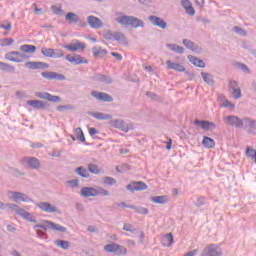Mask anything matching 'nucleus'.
Segmentation results:
<instances>
[{
	"mask_svg": "<svg viewBox=\"0 0 256 256\" xmlns=\"http://www.w3.org/2000/svg\"><path fill=\"white\" fill-rule=\"evenodd\" d=\"M80 195L82 197H96V192H95V188L93 187H83L80 191Z\"/></svg>",
	"mask_w": 256,
	"mask_h": 256,
	"instance_id": "nucleus-28",
	"label": "nucleus"
},
{
	"mask_svg": "<svg viewBox=\"0 0 256 256\" xmlns=\"http://www.w3.org/2000/svg\"><path fill=\"white\" fill-rule=\"evenodd\" d=\"M54 244L59 247L60 249L67 250L69 249L71 243L67 240H56Z\"/></svg>",
	"mask_w": 256,
	"mask_h": 256,
	"instance_id": "nucleus-42",
	"label": "nucleus"
},
{
	"mask_svg": "<svg viewBox=\"0 0 256 256\" xmlns=\"http://www.w3.org/2000/svg\"><path fill=\"white\" fill-rule=\"evenodd\" d=\"M237 67H239V69H241V71H244V73H250L249 67H247V65H245L243 63H237Z\"/></svg>",
	"mask_w": 256,
	"mask_h": 256,
	"instance_id": "nucleus-61",
	"label": "nucleus"
},
{
	"mask_svg": "<svg viewBox=\"0 0 256 256\" xmlns=\"http://www.w3.org/2000/svg\"><path fill=\"white\" fill-rule=\"evenodd\" d=\"M133 226L131 224H124L123 231H128L129 233H133Z\"/></svg>",
	"mask_w": 256,
	"mask_h": 256,
	"instance_id": "nucleus-62",
	"label": "nucleus"
},
{
	"mask_svg": "<svg viewBox=\"0 0 256 256\" xmlns=\"http://www.w3.org/2000/svg\"><path fill=\"white\" fill-rule=\"evenodd\" d=\"M229 89H230L231 95L235 99H241V88L239 87V83H237V81L231 80L229 82Z\"/></svg>",
	"mask_w": 256,
	"mask_h": 256,
	"instance_id": "nucleus-17",
	"label": "nucleus"
},
{
	"mask_svg": "<svg viewBox=\"0 0 256 256\" xmlns=\"http://www.w3.org/2000/svg\"><path fill=\"white\" fill-rule=\"evenodd\" d=\"M66 184L68 185V187H70V189H77V188H79V180L78 179L68 180L66 182Z\"/></svg>",
	"mask_w": 256,
	"mask_h": 256,
	"instance_id": "nucleus-53",
	"label": "nucleus"
},
{
	"mask_svg": "<svg viewBox=\"0 0 256 256\" xmlns=\"http://www.w3.org/2000/svg\"><path fill=\"white\" fill-rule=\"evenodd\" d=\"M127 191L134 193V191H145L147 189V184L143 181H133L126 186Z\"/></svg>",
	"mask_w": 256,
	"mask_h": 256,
	"instance_id": "nucleus-13",
	"label": "nucleus"
},
{
	"mask_svg": "<svg viewBox=\"0 0 256 256\" xmlns=\"http://www.w3.org/2000/svg\"><path fill=\"white\" fill-rule=\"evenodd\" d=\"M167 69H173L174 71H177L178 73L185 72V68L183 65L179 63H174L171 60L166 61Z\"/></svg>",
	"mask_w": 256,
	"mask_h": 256,
	"instance_id": "nucleus-25",
	"label": "nucleus"
},
{
	"mask_svg": "<svg viewBox=\"0 0 256 256\" xmlns=\"http://www.w3.org/2000/svg\"><path fill=\"white\" fill-rule=\"evenodd\" d=\"M194 125H196V127H200L203 131H213V129H217V125L215 123L207 120L196 119L194 121Z\"/></svg>",
	"mask_w": 256,
	"mask_h": 256,
	"instance_id": "nucleus-11",
	"label": "nucleus"
},
{
	"mask_svg": "<svg viewBox=\"0 0 256 256\" xmlns=\"http://www.w3.org/2000/svg\"><path fill=\"white\" fill-rule=\"evenodd\" d=\"M110 127H114V129H120V131H123V133H129L131 128H129V125L125 123L123 119H113L109 122Z\"/></svg>",
	"mask_w": 256,
	"mask_h": 256,
	"instance_id": "nucleus-8",
	"label": "nucleus"
},
{
	"mask_svg": "<svg viewBox=\"0 0 256 256\" xmlns=\"http://www.w3.org/2000/svg\"><path fill=\"white\" fill-rule=\"evenodd\" d=\"M246 157H249L252 161H256V150L253 149V147L248 146L246 148Z\"/></svg>",
	"mask_w": 256,
	"mask_h": 256,
	"instance_id": "nucleus-44",
	"label": "nucleus"
},
{
	"mask_svg": "<svg viewBox=\"0 0 256 256\" xmlns=\"http://www.w3.org/2000/svg\"><path fill=\"white\" fill-rule=\"evenodd\" d=\"M104 185H108L109 187L113 185H117V180L113 177L106 176L103 178Z\"/></svg>",
	"mask_w": 256,
	"mask_h": 256,
	"instance_id": "nucleus-47",
	"label": "nucleus"
},
{
	"mask_svg": "<svg viewBox=\"0 0 256 256\" xmlns=\"http://www.w3.org/2000/svg\"><path fill=\"white\" fill-rule=\"evenodd\" d=\"M93 81H96L97 83H104L105 85H111L113 83V78L110 76L97 73L92 77Z\"/></svg>",
	"mask_w": 256,
	"mask_h": 256,
	"instance_id": "nucleus-18",
	"label": "nucleus"
},
{
	"mask_svg": "<svg viewBox=\"0 0 256 256\" xmlns=\"http://www.w3.org/2000/svg\"><path fill=\"white\" fill-rule=\"evenodd\" d=\"M116 23H119V25L126 26V27H134L137 29V27H145V23L143 20H140L139 18L135 16H120L116 18Z\"/></svg>",
	"mask_w": 256,
	"mask_h": 256,
	"instance_id": "nucleus-2",
	"label": "nucleus"
},
{
	"mask_svg": "<svg viewBox=\"0 0 256 256\" xmlns=\"http://www.w3.org/2000/svg\"><path fill=\"white\" fill-rule=\"evenodd\" d=\"M66 61H69V63H72V65H84L89 63L87 59L79 54H68L66 56Z\"/></svg>",
	"mask_w": 256,
	"mask_h": 256,
	"instance_id": "nucleus-10",
	"label": "nucleus"
},
{
	"mask_svg": "<svg viewBox=\"0 0 256 256\" xmlns=\"http://www.w3.org/2000/svg\"><path fill=\"white\" fill-rule=\"evenodd\" d=\"M91 97H94L97 101H102V103H113V98L111 95L105 93V92H99V91H92Z\"/></svg>",
	"mask_w": 256,
	"mask_h": 256,
	"instance_id": "nucleus-12",
	"label": "nucleus"
},
{
	"mask_svg": "<svg viewBox=\"0 0 256 256\" xmlns=\"http://www.w3.org/2000/svg\"><path fill=\"white\" fill-rule=\"evenodd\" d=\"M103 37L106 41H113L115 33L111 32L110 30H106L103 34Z\"/></svg>",
	"mask_w": 256,
	"mask_h": 256,
	"instance_id": "nucleus-54",
	"label": "nucleus"
},
{
	"mask_svg": "<svg viewBox=\"0 0 256 256\" xmlns=\"http://www.w3.org/2000/svg\"><path fill=\"white\" fill-rule=\"evenodd\" d=\"M152 203H156V205H165V203H169V196H153L150 198Z\"/></svg>",
	"mask_w": 256,
	"mask_h": 256,
	"instance_id": "nucleus-27",
	"label": "nucleus"
},
{
	"mask_svg": "<svg viewBox=\"0 0 256 256\" xmlns=\"http://www.w3.org/2000/svg\"><path fill=\"white\" fill-rule=\"evenodd\" d=\"M202 145H204L207 149H211V148L215 147V140H213L212 138H209L207 136H204Z\"/></svg>",
	"mask_w": 256,
	"mask_h": 256,
	"instance_id": "nucleus-40",
	"label": "nucleus"
},
{
	"mask_svg": "<svg viewBox=\"0 0 256 256\" xmlns=\"http://www.w3.org/2000/svg\"><path fill=\"white\" fill-rule=\"evenodd\" d=\"M203 205H205V197L200 196L196 199L195 206L196 207H203Z\"/></svg>",
	"mask_w": 256,
	"mask_h": 256,
	"instance_id": "nucleus-58",
	"label": "nucleus"
},
{
	"mask_svg": "<svg viewBox=\"0 0 256 256\" xmlns=\"http://www.w3.org/2000/svg\"><path fill=\"white\" fill-rule=\"evenodd\" d=\"M92 53L95 59H101L102 57L106 56L107 50L103 49L101 46H94L92 48Z\"/></svg>",
	"mask_w": 256,
	"mask_h": 256,
	"instance_id": "nucleus-26",
	"label": "nucleus"
},
{
	"mask_svg": "<svg viewBox=\"0 0 256 256\" xmlns=\"http://www.w3.org/2000/svg\"><path fill=\"white\" fill-rule=\"evenodd\" d=\"M14 42L15 40H13V38H5L2 42V46L9 47L10 45H13Z\"/></svg>",
	"mask_w": 256,
	"mask_h": 256,
	"instance_id": "nucleus-60",
	"label": "nucleus"
},
{
	"mask_svg": "<svg viewBox=\"0 0 256 256\" xmlns=\"http://www.w3.org/2000/svg\"><path fill=\"white\" fill-rule=\"evenodd\" d=\"M0 29H6V31H11V22H9L8 20H4L2 23H0Z\"/></svg>",
	"mask_w": 256,
	"mask_h": 256,
	"instance_id": "nucleus-55",
	"label": "nucleus"
},
{
	"mask_svg": "<svg viewBox=\"0 0 256 256\" xmlns=\"http://www.w3.org/2000/svg\"><path fill=\"white\" fill-rule=\"evenodd\" d=\"M242 127L244 129H256V120L245 117L242 119Z\"/></svg>",
	"mask_w": 256,
	"mask_h": 256,
	"instance_id": "nucleus-29",
	"label": "nucleus"
},
{
	"mask_svg": "<svg viewBox=\"0 0 256 256\" xmlns=\"http://www.w3.org/2000/svg\"><path fill=\"white\" fill-rule=\"evenodd\" d=\"M75 133L76 139H78V141H81L82 143H85V134L83 133V130L81 128H76Z\"/></svg>",
	"mask_w": 256,
	"mask_h": 256,
	"instance_id": "nucleus-48",
	"label": "nucleus"
},
{
	"mask_svg": "<svg viewBox=\"0 0 256 256\" xmlns=\"http://www.w3.org/2000/svg\"><path fill=\"white\" fill-rule=\"evenodd\" d=\"M27 105L33 107V109H45L47 103L41 100H28Z\"/></svg>",
	"mask_w": 256,
	"mask_h": 256,
	"instance_id": "nucleus-30",
	"label": "nucleus"
},
{
	"mask_svg": "<svg viewBox=\"0 0 256 256\" xmlns=\"http://www.w3.org/2000/svg\"><path fill=\"white\" fill-rule=\"evenodd\" d=\"M41 75L48 81H53V79H56V81H65V75L59 74L57 72L46 71L42 72Z\"/></svg>",
	"mask_w": 256,
	"mask_h": 256,
	"instance_id": "nucleus-15",
	"label": "nucleus"
},
{
	"mask_svg": "<svg viewBox=\"0 0 256 256\" xmlns=\"http://www.w3.org/2000/svg\"><path fill=\"white\" fill-rule=\"evenodd\" d=\"M73 109H75V106L70 104L60 105L57 107V111H65V110L73 111Z\"/></svg>",
	"mask_w": 256,
	"mask_h": 256,
	"instance_id": "nucleus-57",
	"label": "nucleus"
},
{
	"mask_svg": "<svg viewBox=\"0 0 256 256\" xmlns=\"http://www.w3.org/2000/svg\"><path fill=\"white\" fill-rule=\"evenodd\" d=\"M33 229H43V231H47L48 229H52V231H59L60 233H67V228L61 226L60 224L51 222L49 220H44L43 224L34 225Z\"/></svg>",
	"mask_w": 256,
	"mask_h": 256,
	"instance_id": "nucleus-3",
	"label": "nucleus"
},
{
	"mask_svg": "<svg viewBox=\"0 0 256 256\" xmlns=\"http://www.w3.org/2000/svg\"><path fill=\"white\" fill-rule=\"evenodd\" d=\"M104 250L107 253H114V255H127V248L125 246H121L119 244H107L104 246Z\"/></svg>",
	"mask_w": 256,
	"mask_h": 256,
	"instance_id": "nucleus-5",
	"label": "nucleus"
},
{
	"mask_svg": "<svg viewBox=\"0 0 256 256\" xmlns=\"http://www.w3.org/2000/svg\"><path fill=\"white\" fill-rule=\"evenodd\" d=\"M0 210H5L10 213H16V215H19V217H22V219H26V221H30V223H37V219H35V217H33L31 213L19 207V205L17 204L3 203L2 201H0Z\"/></svg>",
	"mask_w": 256,
	"mask_h": 256,
	"instance_id": "nucleus-1",
	"label": "nucleus"
},
{
	"mask_svg": "<svg viewBox=\"0 0 256 256\" xmlns=\"http://www.w3.org/2000/svg\"><path fill=\"white\" fill-rule=\"evenodd\" d=\"M166 47L174 53H179V55H183V53H185V48L177 44H166Z\"/></svg>",
	"mask_w": 256,
	"mask_h": 256,
	"instance_id": "nucleus-35",
	"label": "nucleus"
},
{
	"mask_svg": "<svg viewBox=\"0 0 256 256\" xmlns=\"http://www.w3.org/2000/svg\"><path fill=\"white\" fill-rule=\"evenodd\" d=\"M201 77L204 83H207L208 85H210V87H213V85H215V79L211 73L201 72Z\"/></svg>",
	"mask_w": 256,
	"mask_h": 256,
	"instance_id": "nucleus-31",
	"label": "nucleus"
},
{
	"mask_svg": "<svg viewBox=\"0 0 256 256\" xmlns=\"http://www.w3.org/2000/svg\"><path fill=\"white\" fill-rule=\"evenodd\" d=\"M35 97H38V99H44L50 103H61V97L52 95L49 92H36Z\"/></svg>",
	"mask_w": 256,
	"mask_h": 256,
	"instance_id": "nucleus-9",
	"label": "nucleus"
},
{
	"mask_svg": "<svg viewBox=\"0 0 256 256\" xmlns=\"http://www.w3.org/2000/svg\"><path fill=\"white\" fill-rule=\"evenodd\" d=\"M149 21L155 27H159L160 29H167V22H165V20L161 19L160 17L150 16Z\"/></svg>",
	"mask_w": 256,
	"mask_h": 256,
	"instance_id": "nucleus-21",
	"label": "nucleus"
},
{
	"mask_svg": "<svg viewBox=\"0 0 256 256\" xmlns=\"http://www.w3.org/2000/svg\"><path fill=\"white\" fill-rule=\"evenodd\" d=\"M182 6L188 15H195V8H193V5H191L189 0H182Z\"/></svg>",
	"mask_w": 256,
	"mask_h": 256,
	"instance_id": "nucleus-36",
	"label": "nucleus"
},
{
	"mask_svg": "<svg viewBox=\"0 0 256 256\" xmlns=\"http://www.w3.org/2000/svg\"><path fill=\"white\" fill-rule=\"evenodd\" d=\"M65 19L70 25H73V23H79V15L73 12L67 13Z\"/></svg>",
	"mask_w": 256,
	"mask_h": 256,
	"instance_id": "nucleus-34",
	"label": "nucleus"
},
{
	"mask_svg": "<svg viewBox=\"0 0 256 256\" xmlns=\"http://www.w3.org/2000/svg\"><path fill=\"white\" fill-rule=\"evenodd\" d=\"M25 67L31 70L49 69V64L45 62H26Z\"/></svg>",
	"mask_w": 256,
	"mask_h": 256,
	"instance_id": "nucleus-19",
	"label": "nucleus"
},
{
	"mask_svg": "<svg viewBox=\"0 0 256 256\" xmlns=\"http://www.w3.org/2000/svg\"><path fill=\"white\" fill-rule=\"evenodd\" d=\"M88 115H91V117H94V119H98V121H107L109 119H113V115L102 112H89Z\"/></svg>",
	"mask_w": 256,
	"mask_h": 256,
	"instance_id": "nucleus-22",
	"label": "nucleus"
},
{
	"mask_svg": "<svg viewBox=\"0 0 256 256\" xmlns=\"http://www.w3.org/2000/svg\"><path fill=\"white\" fill-rule=\"evenodd\" d=\"M128 209H134L135 213H139L140 215H149V209L145 208V207H137L135 205L133 206H128Z\"/></svg>",
	"mask_w": 256,
	"mask_h": 256,
	"instance_id": "nucleus-39",
	"label": "nucleus"
},
{
	"mask_svg": "<svg viewBox=\"0 0 256 256\" xmlns=\"http://www.w3.org/2000/svg\"><path fill=\"white\" fill-rule=\"evenodd\" d=\"M20 51L23 53H35L37 51V47L35 45L25 44L20 46Z\"/></svg>",
	"mask_w": 256,
	"mask_h": 256,
	"instance_id": "nucleus-38",
	"label": "nucleus"
},
{
	"mask_svg": "<svg viewBox=\"0 0 256 256\" xmlns=\"http://www.w3.org/2000/svg\"><path fill=\"white\" fill-rule=\"evenodd\" d=\"M223 122L226 125H230V127H235L236 129L243 127V119L235 115L224 116Z\"/></svg>",
	"mask_w": 256,
	"mask_h": 256,
	"instance_id": "nucleus-7",
	"label": "nucleus"
},
{
	"mask_svg": "<svg viewBox=\"0 0 256 256\" xmlns=\"http://www.w3.org/2000/svg\"><path fill=\"white\" fill-rule=\"evenodd\" d=\"M24 167H27V169H41V163L39 161H26Z\"/></svg>",
	"mask_w": 256,
	"mask_h": 256,
	"instance_id": "nucleus-41",
	"label": "nucleus"
},
{
	"mask_svg": "<svg viewBox=\"0 0 256 256\" xmlns=\"http://www.w3.org/2000/svg\"><path fill=\"white\" fill-rule=\"evenodd\" d=\"M76 173L80 175V177H84V179H87V177H89V172H87V170L82 166L76 169Z\"/></svg>",
	"mask_w": 256,
	"mask_h": 256,
	"instance_id": "nucleus-51",
	"label": "nucleus"
},
{
	"mask_svg": "<svg viewBox=\"0 0 256 256\" xmlns=\"http://www.w3.org/2000/svg\"><path fill=\"white\" fill-rule=\"evenodd\" d=\"M88 170L90 171V173H93L94 175H99L101 173V169H99V166L94 164H89Z\"/></svg>",
	"mask_w": 256,
	"mask_h": 256,
	"instance_id": "nucleus-52",
	"label": "nucleus"
},
{
	"mask_svg": "<svg viewBox=\"0 0 256 256\" xmlns=\"http://www.w3.org/2000/svg\"><path fill=\"white\" fill-rule=\"evenodd\" d=\"M41 53L44 57H49L53 59V48H42Z\"/></svg>",
	"mask_w": 256,
	"mask_h": 256,
	"instance_id": "nucleus-50",
	"label": "nucleus"
},
{
	"mask_svg": "<svg viewBox=\"0 0 256 256\" xmlns=\"http://www.w3.org/2000/svg\"><path fill=\"white\" fill-rule=\"evenodd\" d=\"M95 192H96V197H99V195H101V197H109V192L108 190H106L103 187H96L95 188Z\"/></svg>",
	"mask_w": 256,
	"mask_h": 256,
	"instance_id": "nucleus-45",
	"label": "nucleus"
},
{
	"mask_svg": "<svg viewBox=\"0 0 256 256\" xmlns=\"http://www.w3.org/2000/svg\"><path fill=\"white\" fill-rule=\"evenodd\" d=\"M12 55L16 56V58H10L12 63H23V61H27V59H29V56L17 51H12Z\"/></svg>",
	"mask_w": 256,
	"mask_h": 256,
	"instance_id": "nucleus-23",
	"label": "nucleus"
},
{
	"mask_svg": "<svg viewBox=\"0 0 256 256\" xmlns=\"http://www.w3.org/2000/svg\"><path fill=\"white\" fill-rule=\"evenodd\" d=\"M13 177H23V175H25V172L17 169V168H11L10 169Z\"/></svg>",
	"mask_w": 256,
	"mask_h": 256,
	"instance_id": "nucleus-56",
	"label": "nucleus"
},
{
	"mask_svg": "<svg viewBox=\"0 0 256 256\" xmlns=\"http://www.w3.org/2000/svg\"><path fill=\"white\" fill-rule=\"evenodd\" d=\"M201 256H221V251L219 250V247H217V245L210 244L204 248Z\"/></svg>",
	"mask_w": 256,
	"mask_h": 256,
	"instance_id": "nucleus-14",
	"label": "nucleus"
},
{
	"mask_svg": "<svg viewBox=\"0 0 256 256\" xmlns=\"http://www.w3.org/2000/svg\"><path fill=\"white\" fill-rule=\"evenodd\" d=\"M36 205L44 213H57V207L49 202H38Z\"/></svg>",
	"mask_w": 256,
	"mask_h": 256,
	"instance_id": "nucleus-16",
	"label": "nucleus"
},
{
	"mask_svg": "<svg viewBox=\"0 0 256 256\" xmlns=\"http://www.w3.org/2000/svg\"><path fill=\"white\" fill-rule=\"evenodd\" d=\"M87 21L88 25L92 29H101V27H103V21H101V19L97 18L96 16H88Z\"/></svg>",
	"mask_w": 256,
	"mask_h": 256,
	"instance_id": "nucleus-20",
	"label": "nucleus"
},
{
	"mask_svg": "<svg viewBox=\"0 0 256 256\" xmlns=\"http://www.w3.org/2000/svg\"><path fill=\"white\" fill-rule=\"evenodd\" d=\"M0 71H5L6 73H15V66L5 62H0Z\"/></svg>",
	"mask_w": 256,
	"mask_h": 256,
	"instance_id": "nucleus-37",
	"label": "nucleus"
},
{
	"mask_svg": "<svg viewBox=\"0 0 256 256\" xmlns=\"http://www.w3.org/2000/svg\"><path fill=\"white\" fill-rule=\"evenodd\" d=\"M182 43L186 49H189L190 51H194L195 53L199 52V45L195 44V42L184 39Z\"/></svg>",
	"mask_w": 256,
	"mask_h": 256,
	"instance_id": "nucleus-33",
	"label": "nucleus"
},
{
	"mask_svg": "<svg viewBox=\"0 0 256 256\" xmlns=\"http://www.w3.org/2000/svg\"><path fill=\"white\" fill-rule=\"evenodd\" d=\"M51 9L55 15H61L63 13V8H61V6L52 5Z\"/></svg>",
	"mask_w": 256,
	"mask_h": 256,
	"instance_id": "nucleus-59",
	"label": "nucleus"
},
{
	"mask_svg": "<svg viewBox=\"0 0 256 256\" xmlns=\"http://www.w3.org/2000/svg\"><path fill=\"white\" fill-rule=\"evenodd\" d=\"M174 238L172 233H167L161 238V245L163 247H171L173 245Z\"/></svg>",
	"mask_w": 256,
	"mask_h": 256,
	"instance_id": "nucleus-24",
	"label": "nucleus"
},
{
	"mask_svg": "<svg viewBox=\"0 0 256 256\" xmlns=\"http://www.w3.org/2000/svg\"><path fill=\"white\" fill-rule=\"evenodd\" d=\"M89 134H90L91 136H93V135H99V130H97L96 128H90V129H89Z\"/></svg>",
	"mask_w": 256,
	"mask_h": 256,
	"instance_id": "nucleus-64",
	"label": "nucleus"
},
{
	"mask_svg": "<svg viewBox=\"0 0 256 256\" xmlns=\"http://www.w3.org/2000/svg\"><path fill=\"white\" fill-rule=\"evenodd\" d=\"M188 61H190L192 65H195V67H199L200 69L205 68V62L195 56L188 55Z\"/></svg>",
	"mask_w": 256,
	"mask_h": 256,
	"instance_id": "nucleus-32",
	"label": "nucleus"
},
{
	"mask_svg": "<svg viewBox=\"0 0 256 256\" xmlns=\"http://www.w3.org/2000/svg\"><path fill=\"white\" fill-rule=\"evenodd\" d=\"M114 41H118L119 43H127V37H125V34L121 32H115Z\"/></svg>",
	"mask_w": 256,
	"mask_h": 256,
	"instance_id": "nucleus-43",
	"label": "nucleus"
},
{
	"mask_svg": "<svg viewBox=\"0 0 256 256\" xmlns=\"http://www.w3.org/2000/svg\"><path fill=\"white\" fill-rule=\"evenodd\" d=\"M7 197L10 201H14V203H19V201H23L24 203H31V199L29 196L25 195L22 192L11 191L7 192Z\"/></svg>",
	"mask_w": 256,
	"mask_h": 256,
	"instance_id": "nucleus-4",
	"label": "nucleus"
},
{
	"mask_svg": "<svg viewBox=\"0 0 256 256\" xmlns=\"http://www.w3.org/2000/svg\"><path fill=\"white\" fill-rule=\"evenodd\" d=\"M232 31H234V33H237V35H240L241 37H247V31L239 26H234L232 28Z\"/></svg>",
	"mask_w": 256,
	"mask_h": 256,
	"instance_id": "nucleus-49",
	"label": "nucleus"
},
{
	"mask_svg": "<svg viewBox=\"0 0 256 256\" xmlns=\"http://www.w3.org/2000/svg\"><path fill=\"white\" fill-rule=\"evenodd\" d=\"M63 49H67L70 53H75L76 51H84L87 48L85 42H79V40H74L70 44H62Z\"/></svg>",
	"mask_w": 256,
	"mask_h": 256,
	"instance_id": "nucleus-6",
	"label": "nucleus"
},
{
	"mask_svg": "<svg viewBox=\"0 0 256 256\" xmlns=\"http://www.w3.org/2000/svg\"><path fill=\"white\" fill-rule=\"evenodd\" d=\"M111 55H112V57H115V59H117V61H123V56H121V54H119L117 52H112Z\"/></svg>",
	"mask_w": 256,
	"mask_h": 256,
	"instance_id": "nucleus-63",
	"label": "nucleus"
},
{
	"mask_svg": "<svg viewBox=\"0 0 256 256\" xmlns=\"http://www.w3.org/2000/svg\"><path fill=\"white\" fill-rule=\"evenodd\" d=\"M61 57H65V52L62 49H53L52 59H61Z\"/></svg>",
	"mask_w": 256,
	"mask_h": 256,
	"instance_id": "nucleus-46",
	"label": "nucleus"
}]
</instances>
